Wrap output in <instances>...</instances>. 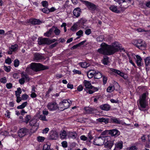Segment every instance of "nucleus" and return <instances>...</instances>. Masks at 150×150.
<instances>
[{
  "label": "nucleus",
  "mask_w": 150,
  "mask_h": 150,
  "mask_svg": "<svg viewBox=\"0 0 150 150\" xmlns=\"http://www.w3.org/2000/svg\"><path fill=\"white\" fill-rule=\"evenodd\" d=\"M52 28H53L54 30H53V32H54L56 35H58L59 34L60 31L59 29L57 28H55L54 27H52Z\"/></svg>",
  "instance_id": "32"
},
{
  "label": "nucleus",
  "mask_w": 150,
  "mask_h": 150,
  "mask_svg": "<svg viewBox=\"0 0 150 150\" xmlns=\"http://www.w3.org/2000/svg\"><path fill=\"white\" fill-rule=\"evenodd\" d=\"M83 88V87L81 85H80L77 87V90L78 91H80L82 90Z\"/></svg>",
  "instance_id": "61"
},
{
  "label": "nucleus",
  "mask_w": 150,
  "mask_h": 150,
  "mask_svg": "<svg viewBox=\"0 0 150 150\" xmlns=\"http://www.w3.org/2000/svg\"><path fill=\"white\" fill-rule=\"evenodd\" d=\"M91 33V29H88L85 31V33L87 35H89Z\"/></svg>",
  "instance_id": "54"
},
{
  "label": "nucleus",
  "mask_w": 150,
  "mask_h": 150,
  "mask_svg": "<svg viewBox=\"0 0 150 150\" xmlns=\"http://www.w3.org/2000/svg\"><path fill=\"white\" fill-rule=\"evenodd\" d=\"M109 139V138L108 139ZM110 138L109 139V141L107 140L105 141V143H104L105 147L107 148L111 149L112 146L114 144L113 142V141L110 140Z\"/></svg>",
  "instance_id": "13"
},
{
  "label": "nucleus",
  "mask_w": 150,
  "mask_h": 150,
  "mask_svg": "<svg viewBox=\"0 0 150 150\" xmlns=\"http://www.w3.org/2000/svg\"><path fill=\"white\" fill-rule=\"evenodd\" d=\"M50 145L47 144H45L43 146V150H53L50 148Z\"/></svg>",
  "instance_id": "38"
},
{
  "label": "nucleus",
  "mask_w": 150,
  "mask_h": 150,
  "mask_svg": "<svg viewBox=\"0 0 150 150\" xmlns=\"http://www.w3.org/2000/svg\"><path fill=\"white\" fill-rule=\"evenodd\" d=\"M138 148L136 146H133L127 149V150H137Z\"/></svg>",
  "instance_id": "44"
},
{
  "label": "nucleus",
  "mask_w": 150,
  "mask_h": 150,
  "mask_svg": "<svg viewBox=\"0 0 150 150\" xmlns=\"http://www.w3.org/2000/svg\"><path fill=\"white\" fill-rule=\"evenodd\" d=\"M82 2L87 6L88 9L92 13H94L96 9L97 6L95 4L86 1H83Z\"/></svg>",
  "instance_id": "5"
},
{
  "label": "nucleus",
  "mask_w": 150,
  "mask_h": 150,
  "mask_svg": "<svg viewBox=\"0 0 150 150\" xmlns=\"http://www.w3.org/2000/svg\"><path fill=\"white\" fill-rule=\"evenodd\" d=\"M6 87L8 89H11L12 88V84L11 83H7L6 84Z\"/></svg>",
  "instance_id": "58"
},
{
  "label": "nucleus",
  "mask_w": 150,
  "mask_h": 150,
  "mask_svg": "<svg viewBox=\"0 0 150 150\" xmlns=\"http://www.w3.org/2000/svg\"><path fill=\"white\" fill-rule=\"evenodd\" d=\"M46 8H42V11L44 13H50L49 9L47 8V7Z\"/></svg>",
  "instance_id": "43"
},
{
  "label": "nucleus",
  "mask_w": 150,
  "mask_h": 150,
  "mask_svg": "<svg viewBox=\"0 0 150 150\" xmlns=\"http://www.w3.org/2000/svg\"><path fill=\"white\" fill-rule=\"evenodd\" d=\"M79 64L83 68H86L90 65V64L89 63H87L86 62L79 63Z\"/></svg>",
  "instance_id": "27"
},
{
  "label": "nucleus",
  "mask_w": 150,
  "mask_h": 150,
  "mask_svg": "<svg viewBox=\"0 0 150 150\" xmlns=\"http://www.w3.org/2000/svg\"><path fill=\"white\" fill-rule=\"evenodd\" d=\"M15 95L16 96H20L22 91L20 88H18L17 90L15 91Z\"/></svg>",
  "instance_id": "37"
},
{
  "label": "nucleus",
  "mask_w": 150,
  "mask_h": 150,
  "mask_svg": "<svg viewBox=\"0 0 150 150\" xmlns=\"http://www.w3.org/2000/svg\"><path fill=\"white\" fill-rule=\"evenodd\" d=\"M28 98V96L26 94H23L21 96L22 100H26Z\"/></svg>",
  "instance_id": "51"
},
{
  "label": "nucleus",
  "mask_w": 150,
  "mask_h": 150,
  "mask_svg": "<svg viewBox=\"0 0 150 150\" xmlns=\"http://www.w3.org/2000/svg\"><path fill=\"white\" fill-rule=\"evenodd\" d=\"M104 39V37L103 35H100L97 38V41L98 42H101L103 41Z\"/></svg>",
  "instance_id": "41"
},
{
  "label": "nucleus",
  "mask_w": 150,
  "mask_h": 150,
  "mask_svg": "<svg viewBox=\"0 0 150 150\" xmlns=\"http://www.w3.org/2000/svg\"><path fill=\"white\" fill-rule=\"evenodd\" d=\"M145 63L146 66H150V57H147L145 59Z\"/></svg>",
  "instance_id": "34"
},
{
  "label": "nucleus",
  "mask_w": 150,
  "mask_h": 150,
  "mask_svg": "<svg viewBox=\"0 0 150 150\" xmlns=\"http://www.w3.org/2000/svg\"><path fill=\"white\" fill-rule=\"evenodd\" d=\"M109 133L112 136H117L119 135L120 134V132L117 129H113L110 130L109 131Z\"/></svg>",
  "instance_id": "17"
},
{
  "label": "nucleus",
  "mask_w": 150,
  "mask_h": 150,
  "mask_svg": "<svg viewBox=\"0 0 150 150\" xmlns=\"http://www.w3.org/2000/svg\"><path fill=\"white\" fill-rule=\"evenodd\" d=\"M73 72L76 74H81V71L74 69L73 71Z\"/></svg>",
  "instance_id": "62"
},
{
  "label": "nucleus",
  "mask_w": 150,
  "mask_h": 150,
  "mask_svg": "<svg viewBox=\"0 0 150 150\" xmlns=\"http://www.w3.org/2000/svg\"><path fill=\"white\" fill-rule=\"evenodd\" d=\"M21 76L22 77H24L25 79V80L29 81L30 80V78L26 74L22 73L21 74Z\"/></svg>",
  "instance_id": "40"
},
{
  "label": "nucleus",
  "mask_w": 150,
  "mask_h": 150,
  "mask_svg": "<svg viewBox=\"0 0 150 150\" xmlns=\"http://www.w3.org/2000/svg\"><path fill=\"white\" fill-rule=\"evenodd\" d=\"M45 138L44 137L39 136L37 137L38 141L40 142H42L44 140Z\"/></svg>",
  "instance_id": "47"
},
{
  "label": "nucleus",
  "mask_w": 150,
  "mask_h": 150,
  "mask_svg": "<svg viewBox=\"0 0 150 150\" xmlns=\"http://www.w3.org/2000/svg\"><path fill=\"white\" fill-rule=\"evenodd\" d=\"M17 98L16 102L18 103H19L21 100L22 98L20 97V96H16Z\"/></svg>",
  "instance_id": "63"
},
{
  "label": "nucleus",
  "mask_w": 150,
  "mask_h": 150,
  "mask_svg": "<svg viewBox=\"0 0 150 150\" xmlns=\"http://www.w3.org/2000/svg\"><path fill=\"white\" fill-rule=\"evenodd\" d=\"M49 41V38H40L38 41V44L40 45L43 44L50 45V43Z\"/></svg>",
  "instance_id": "10"
},
{
  "label": "nucleus",
  "mask_w": 150,
  "mask_h": 150,
  "mask_svg": "<svg viewBox=\"0 0 150 150\" xmlns=\"http://www.w3.org/2000/svg\"><path fill=\"white\" fill-rule=\"evenodd\" d=\"M47 107L50 111L54 110L58 108L57 105L55 102L48 103L47 105Z\"/></svg>",
  "instance_id": "8"
},
{
  "label": "nucleus",
  "mask_w": 150,
  "mask_h": 150,
  "mask_svg": "<svg viewBox=\"0 0 150 150\" xmlns=\"http://www.w3.org/2000/svg\"><path fill=\"white\" fill-rule=\"evenodd\" d=\"M60 137L62 139H64L66 137L67 133L65 131L63 130L60 132Z\"/></svg>",
  "instance_id": "26"
},
{
  "label": "nucleus",
  "mask_w": 150,
  "mask_h": 150,
  "mask_svg": "<svg viewBox=\"0 0 150 150\" xmlns=\"http://www.w3.org/2000/svg\"><path fill=\"white\" fill-rule=\"evenodd\" d=\"M80 139L81 140L83 141H87L88 139V138L85 135H82L80 137Z\"/></svg>",
  "instance_id": "52"
},
{
  "label": "nucleus",
  "mask_w": 150,
  "mask_h": 150,
  "mask_svg": "<svg viewBox=\"0 0 150 150\" xmlns=\"http://www.w3.org/2000/svg\"><path fill=\"white\" fill-rule=\"evenodd\" d=\"M30 119V116L29 115H27L25 117V120L24 121V122L27 124L28 123Z\"/></svg>",
  "instance_id": "42"
},
{
  "label": "nucleus",
  "mask_w": 150,
  "mask_h": 150,
  "mask_svg": "<svg viewBox=\"0 0 150 150\" xmlns=\"http://www.w3.org/2000/svg\"><path fill=\"white\" fill-rule=\"evenodd\" d=\"M4 69L7 72H9L10 71V66L7 67L6 66H4Z\"/></svg>",
  "instance_id": "59"
},
{
  "label": "nucleus",
  "mask_w": 150,
  "mask_h": 150,
  "mask_svg": "<svg viewBox=\"0 0 150 150\" xmlns=\"http://www.w3.org/2000/svg\"><path fill=\"white\" fill-rule=\"evenodd\" d=\"M62 146L64 148L67 147V143L66 141H64L62 143Z\"/></svg>",
  "instance_id": "60"
},
{
  "label": "nucleus",
  "mask_w": 150,
  "mask_h": 150,
  "mask_svg": "<svg viewBox=\"0 0 150 150\" xmlns=\"http://www.w3.org/2000/svg\"><path fill=\"white\" fill-rule=\"evenodd\" d=\"M30 22L32 24L34 25H39L41 23L42 21H40L39 19H34L30 21Z\"/></svg>",
  "instance_id": "24"
},
{
  "label": "nucleus",
  "mask_w": 150,
  "mask_h": 150,
  "mask_svg": "<svg viewBox=\"0 0 150 150\" xmlns=\"http://www.w3.org/2000/svg\"><path fill=\"white\" fill-rule=\"evenodd\" d=\"M19 82L21 84H23L25 82L24 78V77H22L19 80Z\"/></svg>",
  "instance_id": "48"
},
{
  "label": "nucleus",
  "mask_w": 150,
  "mask_h": 150,
  "mask_svg": "<svg viewBox=\"0 0 150 150\" xmlns=\"http://www.w3.org/2000/svg\"><path fill=\"white\" fill-rule=\"evenodd\" d=\"M29 124L32 127L35 126V129L38 128L39 124L37 123V120L36 119H34L31 120L29 122Z\"/></svg>",
  "instance_id": "12"
},
{
  "label": "nucleus",
  "mask_w": 150,
  "mask_h": 150,
  "mask_svg": "<svg viewBox=\"0 0 150 150\" xmlns=\"http://www.w3.org/2000/svg\"><path fill=\"white\" fill-rule=\"evenodd\" d=\"M110 122L113 123L121 124L122 123L121 120L118 118L113 117L110 119Z\"/></svg>",
  "instance_id": "19"
},
{
  "label": "nucleus",
  "mask_w": 150,
  "mask_h": 150,
  "mask_svg": "<svg viewBox=\"0 0 150 150\" xmlns=\"http://www.w3.org/2000/svg\"><path fill=\"white\" fill-rule=\"evenodd\" d=\"M28 103L27 102H25L23 103L21 105L17 107V108L18 109H22L24 108L27 105Z\"/></svg>",
  "instance_id": "35"
},
{
  "label": "nucleus",
  "mask_w": 150,
  "mask_h": 150,
  "mask_svg": "<svg viewBox=\"0 0 150 150\" xmlns=\"http://www.w3.org/2000/svg\"><path fill=\"white\" fill-rule=\"evenodd\" d=\"M85 90L86 91V93L90 94H92L94 93L93 91L91 88H88L86 90Z\"/></svg>",
  "instance_id": "53"
},
{
  "label": "nucleus",
  "mask_w": 150,
  "mask_h": 150,
  "mask_svg": "<svg viewBox=\"0 0 150 150\" xmlns=\"http://www.w3.org/2000/svg\"><path fill=\"white\" fill-rule=\"evenodd\" d=\"M28 132V130L26 128H22L19 130L18 135L20 137H23L26 135Z\"/></svg>",
  "instance_id": "9"
},
{
  "label": "nucleus",
  "mask_w": 150,
  "mask_h": 150,
  "mask_svg": "<svg viewBox=\"0 0 150 150\" xmlns=\"http://www.w3.org/2000/svg\"><path fill=\"white\" fill-rule=\"evenodd\" d=\"M97 121L100 122H104L105 124L108 123L110 120L109 118H99L96 120Z\"/></svg>",
  "instance_id": "23"
},
{
  "label": "nucleus",
  "mask_w": 150,
  "mask_h": 150,
  "mask_svg": "<svg viewBox=\"0 0 150 150\" xmlns=\"http://www.w3.org/2000/svg\"><path fill=\"white\" fill-rule=\"evenodd\" d=\"M77 27V25L75 24L72 26L71 30L73 31H75L76 30Z\"/></svg>",
  "instance_id": "46"
},
{
  "label": "nucleus",
  "mask_w": 150,
  "mask_h": 150,
  "mask_svg": "<svg viewBox=\"0 0 150 150\" xmlns=\"http://www.w3.org/2000/svg\"><path fill=\"white\" fill-rule=\"evenodd\" d=\"M100 108L102 110L108 111L110 110V106L108 104H105L100 105Z\"/></svg>",
  "instance_id": "18"
},
{
  "label": "nucleus",
  "mask_w": 150,
  "mask_h": 150,
  "mask_svg": "<svg viewBox=\"0 0 150 150\" xmlns=\"http://www.w3.org/2000/svg\"><path fill=\"white\" fill-rule=\"evenodd\" d=\"M38 118L39 120L43 121H47V120L46 119V116L43 115H40Z\"/></svg>",
  "instance_id": "36"
},
{
  "label": "nucleus",
  "mask_w": 150,
  "mask_h": 150,
  "mask_svg": "<svg viewBox=\"0 0 150 150\" xmlns=\"http://www.w3.org/2000/svg\"><path fill=\"white\" fill-rule=\"evenodd\" d=\"M146 93H143L142 96H140L139 99V108L141 111H143V109L147 108L148 104L146 100Z\"/></svg>",
  "instance_id": "2"
},
{
  "label": "nucleus",
  "mask_w": 150,
  "mask_h": 150,
  "mask_svg": "<svg viewBox=\"0 0 150 150\" xmlns=\"http://www.w3.org/2000/svg\"><path fill=\"white\" fill-rule=\"evenodd\" d=\"M87 20L84 18H82L79 21L78 23L82 25H83L84 23H86Z\"/></svg>",
  "instance_id": "39"
},
{
  "label": "nucleus",
  "mask_w": 150,
  "mask_h": 150,
  "mask_svg": "<svg viewBox=\"0 0 150 150\" xmlns=\"http://www.w3.org/2000/svg\"><path fill=\"white\" fill-rule=\"evenodd\" d=\"M57 44V43L56 42L55 43L52 44V45H50L49 46L50 48V49H52L54 48V47H55Z\"/></svg>",
  "instance_id": "64"
},
{
  "label": "nucleus",
  "mask_w": 150,
  "mask_h": 150,
  "mask_svg": "<svg viewBox=\"0 0 150 150\" xmlns=\"http://www.w3.org/2000/svg\"><path fill=\"white\" fill-rule=\"evenodd\" d=\"M30 64L32 70L35 72H37L48 69L47 67L44 66L39 63H32Z\"/></svg>",
  "instance_id": "3"
},
{
  "label": "nucleus",
  "mask_w": 150,
  "mask_h": 150,
  "mask_svg": "<svg viewBox=\"0 0 150 150\" xmlns=\"http://www.w3.org/2000/svg\"><path fill=\"white\" fill-rule=\"evenodd\" d=\"M109 58L107 56H105L103 57V63L104 65H107L109 62Z\"/></svg>",
  "instance_id": "30"
},
{
  "label": "nucleus",
  "mask_w": 150,
  "mask_h": 150,
  "mask_svg": "<svg viewBox=\"0 0 150 150\" xmlns=\"http://www.w3.org/2000/svg\"><path fill=\"white\" fill-rule=\"evenodd\" d=\"M85 110L87 113L89 114H91L93 112L95 111V109L90 107H88L85 108Z\"/></svg>",
  "instance_id": "29"
},
{
  "label": "nucleus",
  "mask_w": 150,
  "mask_h": 150,
  "mask_svg": "<svg viewBox=\"0 0 150 150\" xmlns=\"http://www.w3.org/2000/svg\"><path fill=\"white\" fill-rule=\"evenodd\" d=\"M73 13L74 16L78 18L80 15L81 9L79 8H77L74 9Z\"/></svg>",
  "instance_id": "16"
},
{
  "label": "nucleus",
  "mask_w": 150,
  "mask_h": 150,
  "mask_svg": "<svg viewBox=\"0 0 150 150\" xmlns=\"http://www.w3.org/2000/svg\"><path fill=\"white\" fill-rule=\"evenodd\" d=\"M115 89V87L114 86H109L107 89V91L108 92L111 93Z\"/></svg>",
  "instance_id": "33"
},
{
  "label": "nucleus",
  "mask_w": 150,
  "mask_h": 150,
  "mask_svg": "<svg viewBox=\"0 0 150 150\" xmlns=\"http://www.w3.org/2000/svg\"><path fill=\"white\" fill-rule=\"evenodd\" d=\"M96 73V71L92 70L88 71L87 73L88 77L89 78H91L93 77Z\"/></svg>",
  "instance_id": "22"
},
{
  "label": "nucleus",
  "mask_w": 150,
  "mask_h": 150,
  "mask_svg": "<svg viewBox=\"0 0 150 150\" xmlns=\"http://www.w3.org/2000/svg\"><path fill=\"white\" fill-rule=\"evenodd\" d=\"M102 77V75L101 73L100 72H96L94 75V77L96 79H99Z\"/></svg>",
  "instance_id": "31"
},
{
  "label": "nucleus",
  "mask_w": 150,
  "mask_h": 150,
  "mask_svg": "<svg viewBox=\"0 0 150 150\" xmlns=\"http://www.w3.org/2000/svg\"><path fill=\"white\" fill-rule=\"evenodd\" d=\"M83 83L85 87L84 89V90H86L88 88H91V87H92L91 84L88 81L84 80L83 82Z\"/></svg>",
  "instance_id": "20"
},
{
  "label": "nucleus",
  "mask_w": 150,
  "mask_h": 150,
  "mask_svg": "<svg viewBox=\"0 0 150 150\" xmlns=\"http://www.w3.org/2000/svg\"><path fill=\"white\" fill-rule=\"evenodd\" d=\"M42 4L44 7H47L48 6V3L46 1H43L41 2Z\"/></svg>",
  "instance_id": "49"
},
{
  "label": "nucleus",
  "mask_w": 150,
  "mask_h": 150,
  "mask_svg": "<svg viewBox=\"0 0 150 150\" xmlns=\"http://www.w3.org/2000/svg\"><path fill=\"white\" fill-rule=\"evenodd\" d=\"M135 45L139 49L142 50H145L146 47V45L145 42L141 40H137V43Z\"/></svg>",
  "instance_id": "7"
},
{
  "label": "nucleus",
  "mask_w": 150,
  "mask_h": 150,
  "mask_svg": "<svg viewBox=\"0 0 150 150\" xmlns=\"http://www.w3.org/2000/svg\"><path fill=\"white\" fill-rule=\"evenodd\" d=\"M0 81L3 83H5L7 81V80L6 77H4L0 79Z\"/></svg>",
  "instance_id": "55"
},
{
  "label": "nucleus",
  "mask_w": 150,
  "mask_h": 150,
  "mask_svg": "<svg viewBox=\"0 0 150 150\" xmlns=\"http://www.w3.org/2000/svg\"><path fill=\"white\" fill-rule=\"evenodd\" d=\"M83 32L82 30H80L76 33V35L77 36H83Z\"/></svg>",
  "instance_id": "56"
},
{
  "label": "nucleus",
  "mask_w": 150,
  "mask_h": 150,
  "mask_svg": "<svg viewBox=\"0 0 150 150\" xmlns=\"http://www.w3.org/2000/svg\"><path fill=\"white\" fill-rule=\"evenodd\" d=\"M32 70L30 67V64L29 66L26 69L25 71L27 73H30V72Z\"/></svg>",
  "instance_id": "50"
},
{
  "label": "nucleus",
  "mask_w": 150,
  "mask_h": 150,
  "mask_svg": "<svg viewBox=\"0 0 150 150\" xmlns=\"http://www.w3.org/2000/svg\"><path fill=\"white\" fill-rule=\"evenodd\" d=\"M109 137H101L100 136L96 138L94 141V144L98 146H101L103 145L105 143L106 140L108 139L109 138L110 139Z\"/></svg>",
  "instance_id": "4"
},
{
  "label": "nucleus",
  "mask_w": 150,
  "mask_h": 150,
  "mask_svg": "<svg viewBox=\"0 0 150 150\" xmlns=\"http://www.w3.org/2000/svg\"><path fill=\"white\" fill-rule=\"evenodd\" d=\"M19 61L18 59H16L14 61V66L15 67H18L19 64Z\"/></svg>",
  "instance_id": "45"
},
{
  "label": "nucleus",
  "mask_w": 150,
  "mask_h": 150,
  "mask_svg": "<svg viewBox=\"0 0 150 150\" xmlns=\"http://www.w3.org/2000/svg\"><path fill=\"white\" fill-rule=\"evenodd\" d=\"M18 46L17 45H12L9 47V50L8 51V53L9 54H11L13 52H15L18 49Z\"/></svg>",
  "instance_id": "15"
},
{
  "label": "nucleus",
  "mask_w": 150,
  "mask_h": 150,
  "mask_svg": "<svg viewBox=\"0 0 150 150\" xmlns=\"http://www.w3.org/2000/svg\"><path fill=\"white\" fill-rule=\"evenodd\" d=\"M58 137V134L56 131H52L50 133L49 138L52 140L56 139Z\"/></svg>",
  "instance_id": "11"
},
{
  "label": "nucleus",
  "mask_w": 150,
  "mask_h": 150,
  "mask_svg": "<svg viewBox=\"0 0 150 150\" xmlns=\"http://www.w3.org/2000/svg\"><path fill=\"white\" fill-rule=\"evenodd\" d=\"M71 103V102H69L67 100H63L59 103L60 108L62 110L67 108L70 106V104Z\"/></svg>",
  "instance_id": "6"
},
{
  "label": "nucleus",
  "mask_w": 150,
  "mask_h": 150,
  "mask_svg": "<svg viewBox=\"0 0 150 150\" xmlns=\"http://www.w3.org/2000/svg\"><path fill=\"white\" fill-rule=\"evenodd\" d=\"M123 142L122 141H120L115 144V147L114 150H120L122 149L123 147Z\"/></svg>",
  "instance_id": "14"
},
{
  "label": "nucleus",
  "mask_w": 150,
  "mask_h": 150,
  "mask_svg": "<svg viewBox=\"0 0 150 150\" xmlns=\"http://www.w3.org/2000/svg\"><path fill=\"white\" fill-rule=\"evenodd\" d=\"M43 58V57L40 54L38 53H35L34 54V59L36 61L41 60Z\"/></svg>",
  "instance_id": "21"
},
{
  "label": "nucleus",
  "mask_w": 150,
  "mask_h": 150,
  "mask_svg": "<svg viewBox=\"0 0 150 150\" xmlns=\"http://www.w3.org/2000/svg\"><path fill=\"white\" fill-rule=\"evenodd\" d=\"M5 62L7 64H10L11 63L12 61L11 59L10 58H8L5 60Z\"/></svg>",
  "instance_id": "57"
},
{
  "label": "nucleus",
  "mask_w": 150,
  "mask_h": 150,
  "mask_svg": "<svg viewBox=\"0 0 150 150\" xmlns=\"http://www.w3.org/2000/svg\"><path fill=\"white\" fill-rule=\"evenodd\" d=\"M109 9L112 12L117 13H120V11L117 9V6L114 5L111 6L109 7Z\"/></svg>",
  "instance_id": "25"
},
{
  "label": "nucleus",
  "mask_w": 150,
  "mask_h": 150,
  "mask_svg": "<svg viewBox=\"0 0 150 150\" xmlns=\"http://www.w3.org/2000/svg\"><path fill=\"white\" fill-rule=\"evenodd\" d=\"M120 45L117 42L112 43L111 45L103 42L100 45L101 48L98 49L97 51L100 54L108 55L113 54L120 50L125 51V50L123 48H121Z\"/></svg>",
  "instance_id": "1"
},
{
  "label": "nucleus",
  "mask_w": 150,
  "mask_h": 150,
  "mask_svg": "<svg viewBox=\"0 0 150 150\" xmlns=\"http://www.w3.org/2000/svg\"><path fill=\"white\" fill-rule=\"evenodd\" d=\"M53 30V28H51L49 30L44 34L45 36L49 37L50 36L52 33Z\"/></svg>",
  "instance_id": "28"
}]
</instances>
